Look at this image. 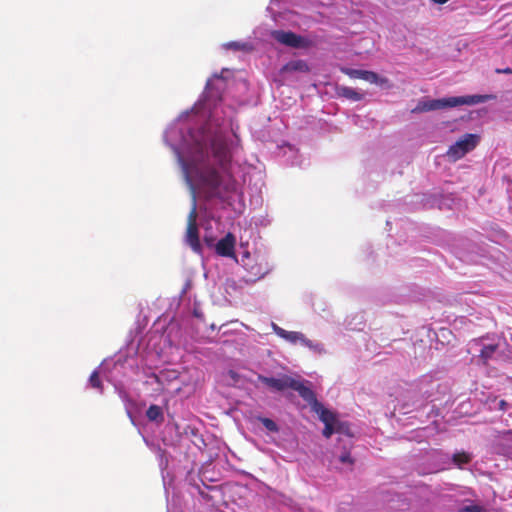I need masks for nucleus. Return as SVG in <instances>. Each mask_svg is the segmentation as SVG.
Listing matches in <instances>:
<instances>
[{"mask_svg": "<svg viewBox=\"0 0 512 512\" xmlns=\"http://www.w3.org/2000/svg\"><path fill=\"white\" fill-rule=\"evenodd\" d=\"M233 71L223 69L206 82L195 104L183 111L163 133L165 144L174 153L192 196L186 242L201 251L198 218L207 241L220 229L219 216L212 206L243 207V188L260 191L261 175L242 161L243 147L238 134L237 106L246 104L249 90L243 78L232 79Z\"/></svg>", "mask_w": 512, "mask_h": 512, "instance_id": "f257e3e1", "label": "nucleus"}, {"mask_svg": "<svg viewBox=\"0 0 512 512\" xmlns=\"http://www.w3.org/2000/svg\"><path fill=\"white\" fill-rule=\"evenodd\" d=\"M162 337V335L152 334L145 347H143V343L140 344L141 350L138 352L140 366L144 373L148 377L154 378L159 384H163L164 379L173 380L178 377L177 372L174 370L160 371L159 374L152 371L157 368L162 361V349L159 347Z\"/></svg>", "mask_w": 512, "mask_h": 512, "instance_id": "f03ea898", "label": "nucleus"}, {"mask_svg": "<svg viewBox=\"0 0 512 512\" xmlns=\"http://www.w3.org/2000/svg\"><path fill=\"white\" fill-rule=\"evenodd\" d=\"M492 95H464V96H452L441 99H430L423 98L419 100L416 107L413 109L414 112H428L434 110H440L444 108L458 107L462 105H476L485 103L492 99Z\"/></svg>", "mask_w": 512, "mask_h": 512, "instance_id": "7ed1b4c3", "label": "nucleus"}, {"mask_svg": "<svg viewBox=\"0 0 512 512\" xmlns=\"http://www.w3.org/2000/svg\"><path fill=\"white\" fill-rule=\"evenodd\" d=\"M123 368V364L120 363H110L105 360L101 363V365L95 369L89 377L88 383L92 388L98 389L100 393L103 392V386L100 381V375H102L106 381L112 383L114 385L115 391L118 393L119 397L126 404L128 402V396L124 391L122 384L119 380L116 379V374H118Z\"/></svg>", "mask_w": 512, "mask_h": 512, "instance_id": "20e7f679", "label": "nucleus"}, {"mask_svg": "<svg viewBox=\"0 0 512 512\" xmlns=\"http://www.w3.org/2000/svg\"><path fill=\"white\" fill-rule=\"evenodd\" d=\"M442 385L439 383L437 379H434L431 375L423 376L418 384V392L422 396V400H415L411 404L403 403L400 407V411L403 414L410 413L413 410H418L422 408L425 404V401H434L436 400L437 394L440 393V389Z\"/></svg>", "mask_w": 512, "mask_h": 512, "instance_id": "39448f33", "label": "nucleus"}, {"mask_svg": "<svg viewBox=\"0 0 512 512\" xmlns=\"http://www.w3.org/2000/svg\"><path fill=\"white\" fill-rule=\"evenodd\" d=\"M239 262L255 279L263 278L272 269L267 252L262 250H255L253 254L249 251L243 252Z\"/></svg>", "mask_w": 512, "mask_h": 512, "instance_id": "423d86ee", "label": "nucleus"}, {"mask_svg": "<svg viewBox=\"0 0 512 512\" xmlns=\"http://www.w3.org/2000/svg\"><path fill=\"white\" fill-rule=\"evenodd\" d=\"M273 332L291 345H301L315 354H324L325 348L321 342L308 339L305 334L299 331H287L275 323H271Z\"/></svg>", "mask_w": 512, "mask_h": 512, "instance_id": "0eeeda50", "label": "nucleus"}, {"mask_svg": "<svg viewBox=\"0 0 512 512\" xmlns=\"http://www.w3.org/2000/svg\"><path fill=\"white\" fill-rule=\"evenodd\" d=\"M480 137L477 134L467 133L451 145L447 156L452 161H457L472 151L479 143Z\"/></svg>", "mask_w": 512, "mask_h": 512, "instance_id": "6e6552de", "label": "nucleus"}, {"mask_svg": "<svg viewBox=\"0 0 512 512\" xmlns=\"http://www.w3.org/2000/svg\"><path fill=\"white\" fill-rule=\"evenodd\" d=\"M270 37L279 44L290 48H304L307 46L306 38L291 31L272 30Z\"/></svg>", "mask_w": 512, "mask_h": 512, "instance_id": "1a4fd4ad", "label": "nucleus"}, {"mask_svg": "<svg viewBox=\"0 0 512 512\" xmlns=\"http://www.w3.org/2000/svg\"><path fill=\"white\" fill-rule=\"evenodd\" d=\"M292 380L293 378L287 375H282L280 377H267L258 375V381H260L273 392H282L286 389H290L292 386Z\"/></svg>", "mask_w": 512, "mask_h": 512, "instance_id": "9d476101", "label": "nucleus"}, {"mask_svg": "<svg viewBox=\"0 0 512 512\" xmlns=\"http://www.w3.org/2000/svg\"><path fill=\"white\" fill-rule=\"evenodd\" d=\"M279 155L286 165L303 166L305 160L299 154V150L291 144H283L279 146Z\"/></svg>", "mask_w": 512, "mask_h": 512, "instance_id": "9b49d317", "label": "nucleus"}, {"mask_svg": "<svg viewBox=\"0 0 512 512\" xmlns=\"http://www.w3.org/2000/svg\"><path fill=\"white\" fill-rule=\"evenodd\" d=\"M290 389L298 392L300 397L313 408L319 401L308 381H300L293 378Z\"/></svg>", "mask_w": 512, "mask_h": 512, "instance_id": "f8f14e48", "label": "nucleus"}, {"mask_svg": "<svg viewBox=\"0 0 512 512\" xmlns=\"http://www.w3.org/2000/svg\"><path fill=\"white\" fill-rule=\"evenodd\" d=\"M235 238L231 233L220 239L216 244V252L220 256L232 257L234 256Z\"/></svg>", "mask_w": 512, "mask_h": 512, "instance_id": "ddd939ff", "label": "nucleus"}, {"mask_svg": "<svg viewBox=\"0 0 512 512\" xmlns=\"http://www.w3.org/2000/svg\"><path fill=\"white\" fill-rule=\"evenodd\" d=\"M311 410L318 415L319 419L324 424L337 423V418L334 413L325 408L321 402H318Z\"/></svg>", "mask_w": 512, "mask_h": 512, "instance_id": "4468645a", "label": "nucleus"}, {"mask_svg": "<svg viewBox=\"0 0 512 512\" xmlns=\"http://www.w3.org/2000/svg\"><path fill=\"white\" fill-rule=\"evenodd\" d=\"M309 67L304 60H292L285 64L282 68V72H308Z\"/></svg>", "mask_w": 512, "mask_h": 512, "instance_id": "2eb2a0df", "label": "nucleus"}, {"mask_svg": "<svg viewBox=\"0 0 512 512\" xmlns=\"http://www.w3.org/2000/svg\"><path fill=\"white\" fill-rule=\"evenodd\" d=\"M221 47L224 50H234V51H244V52H249L253 49L252 44L247 41H231V42L222 44Z\"/></svg>", "mask_w": 512, "mask_h": 512, "instance_id": "dca6fc26", "label": "nucleus"}, {"mask_svg": "<svg viewBox=\"0 0 512 512\" xmlns=\"http://www.w3.org/2000/svg\"><path fill=\"white\" fill-rule=\"evenodd\" d=\"M146 416L150 421L158 424L164 421L163 410L158 405H150L146 411Z\"/></svg>", "mask_w": 512, "mask_h": 512, "instance_id": "f3484780", "label": "nucleus"}, {"mask_svg": "<svg viewBox=\"0 0 512 512\" xmlns=\"http://www.w3.org/2000/svg\"><path fill=\"white\" fill-rule=\"evenodd\" d=\"M255 420L260 422L269 433H278L280 431L279 425L270 418L264 416H256Z\"/></svg>", "mask_w": 512, "mask_h": 512, "instance_id": "a211bd4d", "label": "nucleus"}, {"mask_svg": "<svg viewBox=\"0 0 512 512\" xmlns=\"http://www.w3.org/2000/svg\"><path fill=\"white\" fill-rule=\"evenodd\" d=\"M353 76L368 81L369 83L377 84L379 82V76L377 73L365 70H354Z\"/></svg>", "mask_w": 512, "mask_h": 512, "instance_id": "6ab92c4d", "label": "nucleus"}, {"mask_svg": "<svg viewBox=\"0 0 512 512\" xmlns=\"http://www.w3.org/2000/svg\"><path fill=\"white\" fill-rule=\"evenodd\" d=\"M476 346L479 347L478 349H476V351L479 352V356L485 361L490 359L496 350V346L493 344H476Z\"/></svg>", "mask_w": 512, "mask_h": 512, "instance_id": "aec40b11", "label": "nucleus"}, {"mask_svg": "<svg viewBox=\"0 0 512 512\" xmlns=\"http://www.w3.org/2000/svg\"><path fill=\"white\" fill-rule=\"evenodd\" d=\"M342 95L347 99L359 101L362 99V94L353 88L345 87L342 89Z\"/></svg>", "mask_w": 512, "mask_h": 512, "instance_id": "412c9836", "label": "nucleus"}, {"mask_svg": "<svg viewBox=\"0 0 512 512\" xmlns=\"http://www.w3.org/2000/svg\"><path fill=\"white\" fill-rule=\"evenodd\" d=\"M453 461L455 464H457L460 468H462V466L464 464H467L469 461H470V457L469 455L467 454H455L453 456Z\"/></svg>", "mask_w": 512, "mask_h": 512, "instance_id": "4be33fe9", "label": "nucleus"}, {"mask_svg": "<svg viewBox=\"0 0 512 512\" xmlns=\"http://www.w3.org/2000/svg\"><path fill=\"white\" fill-rule=\"evenodd\" d=\"M336 424L337 423H331V424H324L325 427L323 429V435L326 437V438H329L336 430Z\"/></svg>", "mask_w": 512, "mask_h": 512, "instance_id": "5701e85b", "label": "nucleus"}, {"mask_svg": "<svg viewBox=\"0 0 512 512\" xmlns=\"http://www.w3.org/2000/svg\"><path fill=\"white\" fill-rule=\"evenodd\" d=\"M463 512H483V508L479 505H467L462 509Z\"/></svg>", "mask_w": 512, "mask_h": 512, "instance_id": "b1692460", "label": "nucleus"}, {"mask_svg": "<svg viewBox=\"0 0 512 512\" xmlns=\"http://www.w3.org/2000/svg\"><path fill=\"white\" fill-rule=\"evenodd\" d=\"M507 406H508V404L505 400H499L496 402V407L499 410L505 411L507 409Z\"/></svg>", "mask_w": 512, "mask_h": 512, "instance_id": "393cba45", "label": "nucleus"}, {"mask_svg": "<svg viewBox=\"0 0 512 512\" xmlns=\"http://www.w3.org/2000/svg\"><path fill=\"white\" fill-rule=\"evenodd\" d=\"M502 437L506 441H512V430H506L502 433Z\"/></svg>", "mask_w": 512, "mask_h": 512, "instance_id": "a878e982", "label": "nucleus"}, {"mask_svg": "<svg viewBox=\"0 0 512 512\" xmlns=\"http://www.w3.org/2000/svg\"><path fill=\"white\" fill-rule=\"evenodd\" d=\"M193 314L198 319H202V317H203L202 311L199 308H197V307L194 308Z\"/></svg>", "mask_w": 512, "mask_h": 512, "instance_id": "bb28decb", "label": "nucleus"}, {"mask_svg": "<svg viewBox=\"0 0 512 512\" xmlns=\"http://www.w3.org/2000/svg\"><path fill=\"white\" fill-rule=\"evenodd\" d=\"M340 460L343 463L351 462L350 455L346 453L341 455Z\"/></svg>", "mask_w": 512, "mask_h": 512, "instance_id": "cd10ccee", "label": "nucleus"}, {"mask_svg": "<svg viewBox=\"0 0 512 512\" xmlns=\"http://www.w3.org/2000/svg\"><path fill=\"white\" fill-rule=\"evenodd\" d=\"M497 73H504V74H512V69L507 67L505 69H497L496 70Z\"/></svg>", "mask_w": 512, "mask_h": 512, "instance_id": "c85d7f7f", "label": "nucleus"}, {"mask_svg": "<svg viewBox=\"0 0 512 512\" xmlns=\"http://www.w3.org/2000/svg\"><path fill=\"white\" fill-rule=\"evenodd\" d=\"M163 481H164V487H166V477L163 476ZM167 490V488H165Z\"/></svg>", "mask_w": 512, "mask_h": 512, "instance_id": "c756f323", "label": "nucleus"}, {"mask_svg": "<svg viewBox=\"0 0 512 512\" xmlns=\"http://www.w3.org/2000/svg\"><path fill=\"white\" fill-rule=\"evenodd\" d=\"M128 416H129L130 418H132L131 413H130L129 411H128ZM131 420H132V423H134V420H133V419H131Z\"/></svg>", "mask_w": 512, "mask_h": 512, "instance_id": "7c9ffc66", "label": "nucleus"}, {"mask_svg": "<svg viewBox=\"0 0 512 512\" xmlns=\"http://www.w3.org/2000/svg\"><path fill=\"white\" fill-rule=\"evenodd\" d=\"M167 512H171L169 505L167 506Z\"/></svg>", "mask_w": 512, "mask_h": 512, "instance_id": "2f4dec72", "label": "nucleus"}, {"mask_svg": "<svg viewBox=\"0 0 512 512\" xmlns=\"http://www.w3.org/2000/svg\"><path fill=\"white\" fill-rule=\"evenodd\" d=\"M437 4H444L445 2H442V1H439V2H436Z\"/></svg>", "mask_w": 512, "mask_h": 512, "instance_id": "473e14b6", "label": "nucleus"}]
</instances>
